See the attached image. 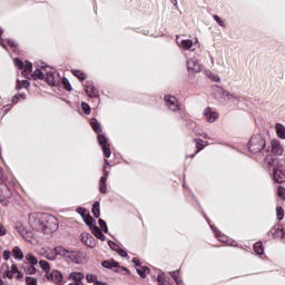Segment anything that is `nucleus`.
<instances>
[{"label":"nucleus","mask_w":285,"mask_h":285,"mask_svg":"<svg viewBox=\"0 0 285 285\" xmlns=\"http://www.w3.org/2000/svg\"><path fill=\"white\" fill-rule=\"evenodd\" d=\"M14 230H17L20 237L26 239V242H32V233L28 232L22 223H16Z\"/></svg>","instance_id":"obj_11"},{"label":"nucleus","mask_w":285,"mask_h":285,"mask_svg":"<svg viewBox=\"0 0 285 285\" xmlns=\"http://www.w3.org/2000/svg\"><path fill=\"white\" fill-rule=\"evenodd\" d=\"M157 279H158V284L159 285H168V284H170V283L166 284V277L164 276V274H158Z\"/></svg>","instance_id":"obj_48"},{"label":"nucleus","mask_w":285,"mask_h":285,"mask_svg":"<svg viewBox=\"0 0 285 285\" xmlns=\"http://www.w3.org/2000/svg\"><path fill=\"white\" fill-rule=\"evenodd\" d=\"M57 250L60 254V257H65L75 264H79V255H81L80 252L68 250L66 247H59Z\"/></svg>","instance_id":"obj_4"},{"label":"nucleus","mask_w":285,"mask_h":285,"mask_svg":"<svg viewBox=\"0 0 285 285\" xmlns=\"http://www.w3.org/2000/svg\"><path fill=\"white\" fill-rule=\"evenodd\" d=\"M254 250L257 255H264V246L262 245L261 242L254 245Z\"/></svg>","instance_id":"obj_39"},{"label":"nucleus","mask_w":285,"mask_h":285,"mask_svg":"<svg viewBox=\"0 0 285 285\" xmlns=\"http://www.w3.org/2000/svg\"><path fill=\"white\" fill-rule=\"evenodd\" d=\"M45 80L49 86H59L61 83V77L59 73L55 72V69L51 67H45Z\"/></svg>","instance_id":"obj_3"},{"label":"nucleus","mask_w":285,"mask_h":285,"mask_svg":"<svg viewBox=\"0 0 285 285\" xmlns=\"http://www.w3.org/2000/svg\"><path fill=\"white\" fill-rule=\"evenodd\" d=\"M94 217L99 218L101 215V209L99 206V202H95L91 210Z\"/></svg>","instance_id":"obj_31"},{"label":"nucleus","mask_w":285,"mask_h":285,"mask_svg":"<svg viewBox=\"0 0 285 285\" xmlns=\"http://www.w3.org/2000/svg\"><path fill=\"white\" fill-rule=\"evenodd\" d=\"M98 224L104 233H108V225L106 224V220L100 218L98 220Z\"/></svg>","instance_id":"obj_44"},{"label":"nucleus","mask_w":285,"mask_h":285,"mask_svg":"<svg viewBox=\"0 0 285 285\" xmlns=\"http://www.w3.org/2000/svg\"><path fill=\"white\" fill-rule=\"evenodd\" d=\"M1 35H3V29L0 28V46H2V48H7L6 43H3V39H1Z\"/></svg>","instance_id":"obj_59"},{"label":"nucleus","mask_w":285,"mask_h":285,"mask_svg":"<svg viewBox=\"0 0 285 285\" xmlns=\"http://www.w3.org/2000/svg\"><path fill=\"white\" fill-rule=\"evenodd\" d=\"M187 70L191 75H197V72H202V65L197 58H190L187 60Z\"/></svg>","instance_id":"obj_10"},{"label":"nucleus","mask_w":285,"mask_h":285,"mask_svg":"<svg viewBox=\"0 0 285 285\" xmlns=\"http://www.w3.org/2000/svg\"><path fill=\"white\" fill-rule=\"evenodd\" d=\"M276 215H277V219L279 222H282V219H284V208L282 206H278L276 208Z\"/></svg>","instance_id":"obj_43"},{"label":"nucleus","mask_w":285,"mask_h":285,"mask_svg":"<svg viewBox=\"0 0 285 285\" xmlns=\"http://www.w3.org/2000/svg\"><path fill=\"white\" fill-rule=\"evenodd\" d=\"M14 63L19 68V70H22V75L24 77H30V75L32 73V62L24 61L23 63V61H21L19 58H16Z\"/></svg>","instance_id":"obj_6"},{"label":"nucleus","mask_w":285,"mask_h":285,"mask_svg":"<svg viewBox=\"0 0 285 285\" xmlns=\"http://www.w3.org/2000/svg\"><path fill=\"white\" fill-rule=\"evenodd\" d=\"M265 168H267V170H269V173H273V170H276V168H279V159H277L273 155L268 154L265 157Z\"/></svg>","instance_id":"obj_9"},{"label":"nucleus","mask_w":285,"mask_h":285,"mask_svg":"<svg viewBox=\"0 0 285 285\" xmlns=\"http://www.w3.org/2000/svg\"><path fill=\"white\" fill-rule=\"evenodd\" d=\"M213 95L215 99H218V101H224V95H226V90L219 86H215L213 89Z\"/></svg>","instance_id":"obj_22"},{"label":"nucleus","mask_w":285,"mask_h":285,"mask_svg":"<svg viewBox=\"0 0 285 285\" xmlns=\"http://www.w3.org/2000/svg\"><path fill=\"white\" fill-rule=\"evenodd\" d=\"M92 234L97 239H100V242H106V236L104 235V232L97 226L91 227Z\"/></svg>","instance_id":"obj_27"},{"label":"nucleus","mask_w":285,"mask_h":285,"mask_svg":"<svg viewBox=\"0 0 285 285\" xmlns=\"http://www.w3.org/2000/svg\"><path fill=\"white\" fill-rule=\"evenodd\" d=\"M101 266H104V268H117V266H119V263L115 261H104L101 263Z\"/></svg>","instance_id":"obj_34"},{"label":"nucleus","mask_w":285,"mask_h":285,"mask_svg":"<svg viewBox=\"0 0 285 285\" xmlns=\"http://www.w3.org/2000/svg\"><path fill=\"white\" fill-rule=\"evenodd\" d=\"M26 284L27 285H38L37 278L27 276L26 277Z\"/></svg>","instance_id":"obj_47"},{"label":"nucleus","mask_w":285,"mask_h":285,"mask_svg":"<svg viewBox=\"0 0 285 285\" xmlns=\"http://www.w3.org/2000/svg\"><path fill=\"white\" fill-rule=\"evenodd\" d=\"M12 256L14 257V259H17L18 262H21V259H23V250H21V247L16 246L12 249Z\"/></svg>","instance_id":"obj_28"},{"label":"nucleus","mask_w":285,"mask_h":285,"mask_svg":"<svg viewBox=\"0 0 285 285\" xmlns=\"http://www.w3.org/2000/svg\"><path fill=\"white\" fill-rule=\"evenodd\" d=\"M98 142H99V146H100L105 157L107 159H110L111 151H110V144H108V138H106V136L104 134H99Z\"/></svg>","instance_id":"obj_7"},{"label":"nucleus","mask_w":285,"mask_h":285,"mask_svg":"<svg viewBox=\"0 0 285 285\" xmlns=\"http://www.w3.org/2000/svg\"><path fill=\"white\" fill-rule=\"evenodd\" d=\"M272 173H273V179H274V181H276V184H284V181H285V173H284L283 169L277 167Z\"/></svg>","instance_id":"obj_19"},{"label":"nucleus","mask_w":285,"mask_h":285,"mask_svg":"<svg viewBox=\"0 0 285 285\" xmlns=\"http://www.w3.org/2000/svg\"><path fill=\"white\" fill-rule=\"evenodd\" d=\"M94 285H108V284L97 281Z\"/></svg>","instance_id":"obj_64"},{"label":"nucleus","mask_w":285,"mask_h":285,"mask_svg":"<svg viewBox=\"0 0 285 285\" xmlns=\"http://www.w3.org/2000/svg\"><path fill=\"white\" fill-rule=\"evenodd\" d=\"M223 101L235 104V101H237V96L230 94V91H225Z\"/></svg>","instance_id":"obj_30"},{"label":"nucleus","mask_w":285,"mask_h":285,"mask_svg":"<svg viewBox=\"0 0 285 285\" xmlns=\"http://www.w3.org/2000/svg\"><path fill=\"white\" fill-rule=\"evenodd\" d=\"M117 253H118V255H120V257H128V253L121 248L118 249Z\"/></svg>","instance_id":"obj_55"},{"label":"nucleus","mask_w":285,"mask_h":285,"mask_svg":"<svg viewBox=\"0 0 285 285\" xmlns=\"http://www.w3.org/2000/svg\"><path fill=\"white\" fill-rule=\"evenodd\" d=\"M213 19L216 21V23H218V26H220V28H226V22L219 18V16L214 14Z\"/></svg>","instance_id":"obj_40"},{"label":"nucleus","mask_w":285,"mask_h":285,"mask_svg":"<svg viewBox=\"0 0 285 285\" xmlns=\"http://www.w3.org/2000/svg\"><path fill=\"white\" fill-rule=\"evenodd\" d=\"M4 181L3 170L0 168V186Z\"/></svg>","instance_id":"obj_60"},{"label":"nucleus","mask_w":285,"mask_h":285,"mask_svg":"<svg viewBox=\"0 0 285 285\" xmlns=\"http://www.w3.org/2000/svg\"><path fill=\"white\" fill-rule=\"evenodd\" d=\"M26 262L30 264V266H37L39 264V259H37V256H35L32 253H28L24 256Z\"/></svg>","instance_id":"obj_26"},{"label":"nucleus","mask_w":285,"mask_h":285,"mask_svg":"<svg viewBox=\"0 0 285 285\" xmlns=\"http://www.w3.org/2000/svg\"><path fill=\"white\" fill-rule=\"evenodd\" d=\"M176 43L181 50H190V48L193 47V40L181 39L180 36L176 37Z\"/></svg>","instance_id":"obj_16"},{"label":"nucleus","mask_w":285,"mask_h":285,"mask_svg":"<svg viewBox=\"0 0 285 285\" xmlns=\"http://www.w3.org/2000/svg\"><path fill=\"white\" fill-rule=\"evenodd\" d=\"M28 87H30V81H28V80H23V81L17 80V87H16L17 90H22L23 88H28Z\"/></svg>","instance_id":"obj_36"},{"label":"nucleus","mask_w":285,"mask_h":285,"mask_svg":"<svg viewBox=\"0 0 285 285\" xmlns=\"http://www.w3.org/2000/svg\"><path fill=\"white\" fill-rule=\"evenodd\" d=\"M132 264H135V266H137V268L141 266V262H139V258H137V257L132 258Z\"/></svg>","instance_id":"obj_58"},{"label":"nucleus","mask_w":285,"mask_h":285,"mask_svg":"<svg viewBox=\"0 0 285 285\" xmlns=\"http://www.w3.org/2000/svg\"><path fill=\"white\" fill-rule=\"evenodd\" d=\"M6 233V227L0 223V237H3Z\"/></svg>","instance_id":"obj_56"},{"label":"nucleus","mask_w":285,"mask_h":285,"mask_svg":"<svg viewBox=\"0 0 285 285\" xmlns=\"http://www.w3.org/2000/svg\"><path fill=\"white\" fill-rule=\"evenodd\" d=\"M62 86H65L66 90H68L70 92V90H72V86L70 85V80H68V78H62Z\"/></svg>","instance_id":"obj_46"},{"label":"nucleus","mask_w":285,"mask_h":285,"mask_svg":"<svg viewBox=\"0 0 285 285\" xmlns=\"http://www.w3.org/2000/svg\"><path fill=\"white\" fill-rule=\"evenodd\" d=\"M108 175L109 173L106 170V166L104 167V176L100 178L99 183V190L104 195L108 193V186L106 185V181H108Z\"/></svg>","instance_id":"obj_18"},{"label":"nucleus","mask_w":285,"mask_h":285,"mask_svg":"<svg viewBox=\"0 0 285 285\" xmlns=\"http://www.w3.org/2000/svg\"><path fill=\"white\" fill-rule=\"evenodd\" d=\"M32 78L35 80L40 79L41 81H43V79H46V68L43 69H36L32 73Z\"/></svg>","instance_id":"obj_25"},{"label":"nucleus","mask_w":285,"mask_h":285,"mask_svg":"<svg viewBox=\"0 0 285 285\" xmlns=\"http://www.w3.org/2000/svg\"><path fill=\"white\" fill-rule=\"evenodd\" d=\"M195 144H196V150L194 154L186 156L187 158L190 157V159L195 158V155H197L198 153H202L203 148H206V146H208L207 141H204L202 139H195Z\"/></svg>","instance_id":"obj_20"},{"label":"nucleus","mask_w":285,"mask_h":285,"mask_svg":"<svg viewBox=\"0 0 285 285\" xmlns=\"http://www.w3.org/2000/svg\"><path fill=\"white\" fill-rule=\"evenodd\" d=\"M175 282L177 285H184V281H181V278H179V277L176 278Z\"/></svg>","instance_id":"obj_63"},{"label":"nucleus","mask_w":285,"mask_h":285,"mask_svg":"<svg viewBox=\"0 0 285 285\" xmlns=\"http://www.w3.org/2000/svg\"><path fill=\"white\" fill-rule=\"evenodd\" d=\"M277 195L278 197H282L283 199H285V188L279 186L277 189Z\"/></svg>","instance_id":"obj_52"},{"label":"nucleus","mask_w":285,"mask_h":285,"mask_svg":"<svg viewBox=\"0 0 285 285\" xmlns=\"http://www.w3.org/2000/svg\"><path fill=\"white\" fill-rule=\"evenodd\" d=\"M209 79H212V81H215L216 83H219L222 81L219 76H215L213 73H209Z\"/></svg>","instance_id":"obj_53"},{"label":"nucleus","mask_w":285,"mask_h":285,"mask_svg":"<svg viewBox=\"0 0 285 285\" xmlns=\"http://www.w3.org/2000/svg\"><path fill=\"white\" fill-rule=\"evenodd\" d=\"M276 135L279 139H285V126L276 124Z\"/></svg>","instance_id":"obj_29"},{"label":"nucleus","mask_w":285,"mask_h":285,"mask_svg":"<svg viewBox=\"0 0 285 285\" xmlns=\"http://www.w3.org/2000/svg\"><path fill=\"white\" fill-rule=\"evenodd\" d=\"M169 275H170V277H173V279L176 281L179 277V272H170Z\"/></svg>","instance_id":"obj_57"},{"label":"nucleus","mask_w":285,"mask_h":285,"mask_svg":"<svg viewBox=\"0 0 285 285\" xmlns=\"http://www.w3.org/2000/svg\"><path fill=\"white\" fill-rule=\"evenodd\" d=\"M138 275L140 277H142V279H145L146 275H148V273L150 272V269L146 266H140L138 268H136Z\"/></svg>","instance_id":"obj_33"},{"label":"nucleus","mask_w":285,"mask_h":285,"mask_svg":"<svg viewBox=\"0 0 285 285\" xmlns=\"http://www.w3.org/2000/svg\"><path fill=\"white\" fill-rule=\"evenodd\" d=\"M39 266L45 271L46 275L50 273V263H48V261H40Z\"/></svg>","instance_id":"obj_35"},{"label":"nucleus","mask_w":285,"mask_h":285,"mask_svg":"<svg viewBox=\"0 0 285 285\" xmlns=\"http://www.w3.org/2000/svg\"><path fill=\"white\" fill-rule=\"evenodd\" d=\"M81 279H83V274H81V272H73L69 275V281L75 282L77 285H83Z\"/></svg>","instance_id":"obj_23"},{"label":"nucleus","mask_w":285,"mask_h":285,"mask_svg":"<svg viewBox=\"0 0 285 285\" xmlns=\"http://www.w3.org/2000/svg\"><path fill=\"white\" fill-rule=\"evenodd\" d=\"M81 242L85 244V246H88V248H95L97 246V243L95 242V237L88 233L81 234Z\"/></svg>","instance_id":"obj_14"},{"label":"nucleus","mask_w":285,"mask_h":285,"mask_svg":"<svg viewBox=\"0 0 285 285\" xmlns=\"http://www.w3.org/2000/svg\"><path fill=\"white\" fill-rule=\"evenodd\" d=\"M81 108H82L85 115H90V105H88L86 102H81Z\"/></svg>","instance_id":"obj_50"},{"label":"nucleus","mask_w":285,"mask_h":285,"mask_svg":"<svg viewBox=\"0 0 285 285\" xmlns=\"http://www.w3.org/2000/svg\"><path fill=\"white\" fill-rule=\"evenodd\" d=\"M109 246L112 250H115L116 253H118V250L121 248L119 247V245H117V243L109 240Z\"/></svg>","instance_id":"obj_51"},{"label":"nucleus","mask_w":285,"mask_h":285,"mask_svg":"<svg viewBox=\"0 0 285 285\" xmlns=\"http://www.w3.org/2000/svg\"><path fill=\"white\" fill-rule=\"evenodd\" d=\"M86 279H87V282H88L89 284H95V283L98 282V281H97V275H95V274H87V275H86Z\"/></svg>","instance_id":"obj_42"},{"label":"nucleus","mask_w":285,"mask_h":285,"mask_svg":"<svg viewBox=\"0 0 285 285\" xmlns=\"http://www.w3.org/2000/svg\"><path fill=\"white\" fill-rule=\"evenodd\" d=\"M11 256H12V252L11 250H4L3 252V259L6 262H8V259H10Z\"/></svg>","instance_id":"obj_54"},{"label":"nucleus","mask_w":285,"mask_h":285,"mask_svg":"<svg viewBox=\"0 0 285 285\" xmlns=\"http://www.w3.org/2000/svg\"><path fill=\"white\" fill-rule=\"evenodd\" d=\"M59 248H62V246H57V247H55V248L52 249V252L47 253L46 256H45L46 259H49L50 262H55V259H57V257H59V255L61 256V254L58 253V250H57V249H59Z\"/></svg>","instance_id":"obj_24"},{"label":"nucleus","mask_w":285,"mask_h":285,"mask_svg":"<svg viewBox=\"0 0 285 285\" xmlns=\"http://www.w3.org/2000/svg\"><path fill=\"white\" fill-rule=\"evenodd\" d=\"M46 277L49 282H55V284H61V282H63V275L59 271H52L46 274Z\"/></svg>","instance_id":"obj_13"},{"label":"nucleus","mask_w":285,"mask_h":285,"mask_svg":"<svg viewBox=\"0 0 285 285\" xmlns=\"http://www.w3.org/2000/svg\"><path fill=\"white\" fill-rule=\"evenodd\" d=\"M247 148L252 155H257L266 148V139H264L262 135L252 136Z\"/></svg>","instance_id":"obj_2"},{"label":"nucleus","mask_w":285,"mask_h":285,"mask_svg":"<svg viewBox=\"0 0 285 285\" xmlns=\"http://www.w3.org/2000/svg\"><path fill=\"white\" fill-rule=\"evenodd\" d=\"M26 273H27V275H36L37 274V268L35 267V265H29L26 268Z\"/></svg>","instance_id":"obj_45"},{"label":"nucleus","mask_w":285,"mask_h":285,"mask_svg":"<svg viewBox=\"0 0 285 285\" xmlns=\"http://www.w3.org/2000/svg\"><path fill=\"white\" fill-rule=\"evenodd\" d=\"M29 224L33 230L50 237L59 228V222L50 214H31Z\"/></svg>","instance_id":"obj_1"},{"label":"nucleus","mask_w":285,"mask_h":285,"mask_svg":"<svg viewBox=\"0 0 285 285\" xmlns=\"http://www.w3.org/2000/svg\"><path fill=\"white\" fill-rule=\"evenodd\" d=\"M86 94L90 99H96V106H99V90L96 89L95 85L87 86Z\"/></svg>","instance_id":"obj_15"},{"label":"nucleus","mask_w":285,"mask_h":285,"mask_svg":"<svg viewBox=\"0 0 285 285\" xmlns=\"http://www.w3.org/2000/svg\"><path fill=\"white\" fill-rule=\"evenodd\" d=\"M16 277L17 279H23V274L18 269V272H16Z\"/></svg>","instance_id":"obj_61"},{"label":"nucleus","mask_w":285,"mask_h":285,"mask_svg":"<svg viewBox=\"0 0 285 285\" xmlns=\"http://www.w3.org/2000/svg\"><path fill=\"white\" fill-rule=\"evenodd\" d=\"M71 72H72L73 77H77V79H80V81H85L86 73H83V71H81V70H72Z\"/></svg>","instance_id":"obj_38"},{"label":"nucleus","mask_w":285,"mask_h":285,"mask_svg":"<svg viewBox=\"0 0 285 285\" xmlns=\"http://www.w3.org/2000/svg\"><path fill=\"white\" fill-rule=\"evenodd\" d=\"M165 104L168 110H171V112H177L181 110V108L179 107V101L177 100V98H175V96H165Z\"/></svg>","instance_id":"obj_8"},{"label":"nucleus","mask_w":285,"mask_h":285,"mask_svg":"<svg viewBox=\"0 0 285 285\" xmlns=\"http://www.w3.org/2000/svg\"><path fill=\"white\" fill-rule=\"evenodd\" d=\"M90 126H91L92 130H95V132H97V134L101 132V125L99 124V121L96 118L91 119Z\"/></svg>","instance_id":"obj_32"},{"label":"nucleus","mask_w":285,"mask_h":285,"mask_svg":"<svg viewBox=\"0 0 285 285\" xmlns=\"http://www.w3.org/2000/svg\"><path fill=\"white\" fill-rule=\"evenodd\" d=\"M77 213H78V215H81L82 218L87 217V215H89L88 210L86 208H83V207H78L77 208Z\"/></svg>","instance_id":"obj_49"},{"label":"nucleus","mask_w":285,"mask_h":285,"mask_svg":"<svg viewBox=\"0 0 285 285\" xmlns=\"http://www.w3.org/2000/svg\"><path fill=\"white\" fill-rule=\"evenodd\" d=\"M8 43L11 48H17V43H14V41L8 40Z\"/></svg>","instance_id":"obj_62"},{"label":"nucleus","mask_w":285,"mask_h":285,"mask_svg":"<svg viewBox=\"0 0 285 285\" xmlns=\"http://www.w3.org/2000/svg\"><path fill=\"white\" fill-rule=\"evenodd\" d=\"M213 95L215 99H218V101H224V95H226V90L219 86H215L213 89Z\"/></svg>","instance_id":"obj_21"},{"label":"nucleus","mask_w":285,"mask_h":285,"mask_svg":"<svg viewBox=\"0 0 285 285\" xmlns=\"http://www.w3.org/2000/svg\"><path fill=\"white\" fill-rule=\"evenodd\" d=\"M203 117L207 124H215L219 119V112H217L215 109L212 107H206L203 110Z\"/></svg>","instance_id":"obj_5"},{"label":"nucleus","mask_w":285,"mask_h":285,"mask_svg":"<svg viewBox=\"0 0 285 285\" xmlns=\"http://www.w3.org/2000/svg\"><path fill=\"white\" fill-rule=\"evenodd\" d=\"M20 99H26V94H17L12 97V104H19Z\"/></svg>","instance_id":"obj_41"},{"label":"nucleus","mask_w":285,"mask_h":285,"mask_svg":"<svg viewBox=\"0 0 285 285\" xmlns=\"http://www.w3.org/2000/svg\"><path fill=\"white\" fill-rule=\"evenodd\" d=\"M271 151L273 155H276L277 157H282V155H284V146L279 140L273 139L271 141Z\"/></svg>","instance_id":"obj_12"},{"label":"nucleus","mask_w":285,"mask_h":285,"mask_svg":"<svg viewBox=\"0 0 285 285\" xmlns=\"http://www.w3.org/2000/svg\"><path fill=\"white\" fill-rule=\"evenodd\" d=\"M82 219H83L85 224H87V226H89V228H91V229L95 228V225H92V224H95V220L90 214L85 216Z\"/></svg>","instance_id":"obj_37"},{"label":"nucleus","mask_w":285,"mask_h":285,"mask_svg":"<svg viewBox=\"0 0 285 285\" xmlns=\"http://www.w3.org/2000/svg\"><path fill=\"white\" fill-rule=\"evenodd\" d=\"M3 266L7 268L3 276L7 277L8 279H12V277H14L17 273H19V267H17V265L14 264H12L11 267H9L8 264H3L2 268Z\"/></svg>","instance_id":"obj_17"}]
</instances>
